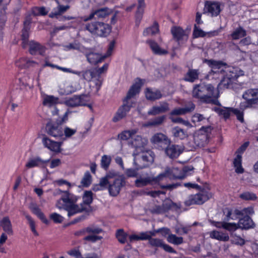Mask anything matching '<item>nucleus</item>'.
Wrapping results in <instances>:
<instances>
[{
  "label": "nucleus",
  "instance_id": "obj_50",
  "mask_svg": "<svg viewBox=\"0 0 258 258\" xmlns=\"http://www.w3.org/2000/svg\"><path fill=\"white\" fill-rule=\"evenodd\" d=\"M232 108H222L216 107L213 110L218 113L220 115H222L225 118H228L230 114V112H232Z\"/></svg>",
  "mask_w": 258,
  "mask_h": 258
},
{
  "label": "nucleus",
  "instance_id": "obj_14",
  "mask_svg": "<svg viewBox=\"0 0 258 258\" xmlns=\"http://www.w3.org/2000/svg\"><path fill=\"white\" fill-rule=\"evenodd\" d=\"M204 11L212 17L217 16L221 11V4L217 2H206Z\"/></svg>",
  "mask_w": 258,
  "mask_h": 258
},
{
  "label": "nucleus",
  "instance_id": "obj_51",
  "mask_svg": "<svg viewBox=\"0 0 258 258\" xmlns=\"http://www.w3.org/2000/svg\"><path fill=\"white\" fill-rule=\"evenodd\" d=\"M66 49L67 50H77L82 52L83 53L84 52L86 48L84 47L81 43L75 41L73 43H70L68 45L66 46Z\"/></svg>",
  "mask_w": 258,
  "mask_h": 258
},
{
  "label": "nucleus",
  "instance_id": "obj_10",
  "mask_svg": "<svg viewBox=\"0 0 258 258\" xmlns=\"http://www.w3.org/2000/svg\"><path fill=\"white\" fill-rule=\"evenodd\" d=\"M154 161V157L152 152L148 151L136 155L134 157V164L137 169H142L148 166Z\"/></svg>",
  "mask_w": 258,
  "mask_h": 258
},
{
  "label": "nucleus",
  "instance_id": "obj_33",
  "mask_svg": "<svg viewBox=\"0 0 258 258\" xmlns=\"http://www.w3.org/2000/svg\"><path fill=\"white\" fill-rule=\"evenodd\" d=\"M0 225L6 233L9 235H13L12 224L9 217H3L0 222Z\"/></svg>",
  "mask_w": 258,
  "mask_h": 258
},
{
  "label": "nucleus",
  "instance_id": "obj_3",
  "mask_svg": "<svg viewBox=\"0 0 258 258\" xmlns=\"http://www.w3.org/2000/svg\"><path fill=\"white\" fill-rule=\"evenodd\" d=\"M143 84L144 81L143 80L137 79L136 80L135 83L132 86L126 97L123 100V104L119 107L112 118L113 122H118L126 116L131 108L133 107L135 103L132 99L140 92Z\"/></svg>",
  "mask_w": 258,
  "mask_h": 258
},
{
  "label": "nucleus",
  "instance_id": "obj_49",
  "mask_svg": "<svg viewBox=\"0 0 258 258\" xmlns=\"http://www.w3.org/2000/svg\"><path fill=\"white\" fill-rule=\"evenodd\" d=\"M173 136L177 139H184L187 136L186 133L178 126H176L172 129Z\"/></svg>",
  "mask_w": 258,
  "mask_h": 258
},
{
  "label": "nucleus",
  "instance_id": "obj_58",
  "mask_svg": "<svg viewBox=\"0 0 258 258\" xmlns=\"http://www.w3.org/2000/svg\"><path fill=\"white\" fill-rule=\"evenodd\" d=\"M32 211L43 223L48 224L49 221L44 216V214L36 206L32 208Z\"/></svg>",
  "mask_w": 258,
  "mask_h": 258
},
{
  "label": "nucleus",
  "instance_id": "obj_63",
  "mask_svg": "<svg viewBox=\"0 0 258 258\" xmlns=\"http://www.w3.org/2000/svg\"><path fill=\"white\" fill-rule=\"evenodd\" d=\"M96 75L94 69L87 70L82 72L83 78L88 81H90Z\"/></svg>",
  "mask_w": 258,
  "mask_h": 258
},
{
  "label": "nucleus",
  "instance_id": "obj_13",
  "mask_svg": "<svg viewBox=\"0 0 258 258\" xmlns=\"http://www.w3.org/2000/svg\"><path fill=\"white\" fill-rule=\"evenodd\" d=\"M46 131L48 135L55 138L63 137V129L58 123H47L46 125Z\"/></svg>",
  "mask_w": 258,
  "mask_h": 258
},
{
  "label": "nucleus",
  "instance_id": "obj_44",
  "mask_svg": "<svg viewBox=\"0 0 258 258\" xmlns=\"http://www.w3.org/2000/svg\"><path fill=\"white\" fill-rule=\"evenodd\" d=\"M148 184H153L151 176L140 177L137 179L135 181V185L139 187L146 186Z\"/></svg>",
  "mask_w": 258,
  "mask_h": 258
},
{
  "label": "nucleus",
  "instance_id": "obj_21",
  "mask_svg": "<svg viewBox=\"0 0 258 258\" xmlns=\"http://www.w3.org/2000/svg\"><path fill=\"white\" fill-rule=\"evenodd\" d=\"M154 232L146 231L139 233V234H133L128 235V240L130 243L135 241L146 240L150 238L151 236H155Z\"/></svg>",
  "mask_w": 258,
  "mask_h": 258
},
{
  "label": "nucleus",
  "instance_id": "obj_52",
  "mask_svg": "<svg viewBox=\"0 0 258 258\" xmlns=\"http://www.w3.org/2000/svg\"><path fill=\"white\" fill-rule=\"evenodd\" d=\"M89 94H82L78 95L79 99V106H87L90 109H92V105L88 104L87 103L90 101V95H91L90 92Z\"/></svg>",
  "mask_w": 258,
  "mask_h": 258
},
{
  "label": "nucleus",
  "instance_id": "obj_22",
  "mask_svg": "<svg viewBox=\"0 0 258 258\" xmlns=\"http://www.w3.org/2000/svg\"><path fill=\"white\" fill-rule=\"evenodd\" d=\"M151 142L155 145L162 146V145H167L169 144L170 140L164 134L157 133L151 138Z\"/></svg>",
  "mask_w": 258,
  "mask_h": 258
},
{
  "label": "nucleus",
  "instance_id": "obj_35",
  "mask_svg": "<svg viewBox=\"0 0 258 258\" xmlns=\"http://www.w3.org/2000/svg\"><path fill=\"white\" fill-rule=\"evenodd\" d=\"M218 34V31H213L209 32H205L200 28H198L196 26H195L193 35L194 37L198 38L200 37H205L206 35H208L209 37L215 36L217 35Z\"/></svg>",
  "mask_w": 258,
  "mask_h": 258
},
{
  "label": "nucleus",
  "instance_id": "obj_20",
  "mask_svg": "<svg viewBox=\"0 0 258 258\" xmlns=\"http://www.w3.org/2000/svg\"><path fill=\"white\" fill-rule=\"evenodd\" d=\"M29 52L32 55L39 54L43 55L46 50L45 46L34 41H31L29 42Z\"/></svg>",
  "mask_w": 258,
  "mask_h": 258
},
{
  "label": "nucleus",
  "instance_id": "obj_15",
  "mask_svg": "<svg viewBox=\"0 0 258 258\" xmlns=\"http://www.w3.org/2000/svg\"><path fill=\"white\" fill-rule=\"evenodd\" d=\"M42 142L43 146L49 150L55 153L61 152L62 142L52 141L46 136L43 137Z\"/></svg>",
  "mask_w": 258,
  "mask_h": 258
},
{
  "label": "nucleus",
  "instance_id": "obj_19",
  "mask_svg": "<svg viewBox=\"0 0 258 258\" xmlns=\"http://www.w3.org/2000/svg\"><path fill=\"white\" fill-rule=\"evenodd\" d=\"M103 79L101 76L99 75H96L90 81V87L91 88V91L90 93L91 94H97L100 89L103 83Z\"/></svg>",
  "mask_w": 258,
  "mask_h": 258
},
{
  "label": "nucleus",
  "instance_id": "obj_11",
  "mask_svg": "<svg viewBox=\"0 0 258 258\" xmlns=\"http://www.w3.org/2000/svg\"><path fill=\"white\" fill-rule=\"evenodd\" d=\"M212 197V194L207 191L203 190L196 195H190L188 199L185 201L186 206H190L194 204L201 205L210 199Z\"/></svg>",
  "mask_w": 258,
  "mask_h": 258
},
{
  "label": "nucleus",
  "instance_id": "obj_24",
  "mask_svg": "<svg viewBox=\"0 0 258 258\" xmlns=\"http://www.w3.org/2000/svg\"><path fill=\"white\" fill-rule=\"evenodd\" d=\"M169 105L166 102H163L159 106H153L148 111V114L150 115H156L161 113H164L169 110Z\"/></svg>",
  "mask_w": 258,
  "mask_h": 258
},
{
  "label": "nucleus",
  "instance_id": "obj_2",
  "mask_svg": "<svg viewBox=\"0 0 258 258\" xmlns=\"http://www.w3.org/2000/svg\"><path fill=\"white\" fill-rule=\"evenodd\" d=\"M211 68L209 73V77L212 79L223 77L219 84L220 89H228L232 87L233 84L240 76L243 75V72L237 68L226 67L221 61L214 60L207 61Z\"/></svg>",
  "mask_w": 258,
  "mask_h": 258
},
{
  "label": "nucleus",
  "instance_id": "obj_9",
  "mask_svg": "<svg viewBox=\"0 0 258 258\" xmlns=\"http://www.w3.org/2000/svg\"><path fill=\"white\" fill-rule=\"evenodd\" d=\"M86 28L91 33L100 36H105L111 31V27L108 24L100 22L88 23L86 25Z\"/></svg>",
  "mask_w": 258,
  "mask_h": 258
},
{
  "label": "nucleus",
  "instance_id": "obj_36",
  "mask_svg": "<svg viewBox=\"0 0 258 258\" xmlns=\"http://www.w3.org/2000/svg\"><path fill=\"white\" fill-rule=\"evenodd\" d=\"M200 72L198 70L189 69L184 76V80L186 82H194L199 79Z\"/></svg>",
  "mask_w": 258,
  "mask_h": 258
},
{
  "label": "nucleus",
  "instance_id": "obj_53",
  "mask_svg": "<svg viewBox=\"0 0 258 258\" xmlns=\"http://www.w3.org/2000/svg\"><path fill=\"white\" fill-rule=\"evenodd\" d=\"M167 240L168 242L175 245H179L183 242V239L182 237H178L171 233L168 235Z\"/></svg>",
  "mask_w": 258,
  "mask_h": 258
},
{
  "label": "nucleus",
  "instance_id": "obj_18",
  "mask_svg": "<svg viewBox=\"0 0 258 258\" xmlns=\"http://www.w3.org/2000/svg\"><path fill=\"white\" fill-rule=\"evenodd\" d=\"M111 12V10L107 8L98 9L92 12L88 17H84L82 19L84 21L90 20L94 18L101 19L103 18L108 15Z\"/></svg>",
  "mask_w": 258,
  "mask_h": 258
},
{
  "label": "nucleus",
  "instance_id": "obj_32",
  "mask_svg": "<svg viewBox=\"0 0 258 258\" xmlns=\"http://www.w3.org/2000/svg\"><path fill=\"white\" fill-rule=\"evenodd\" d=\"M132 138L131 144L135 148L144 147L148 143V140L146 138H142L139 135L134 136Z\"/></svg>",
  "mask_w": 258,
  "mask_h": 258
},
{
  "label": "nucleus",
  "instance_id": "obj_5",
  "mask_svg": "<svg viewBox=\"0 0 258 258\" xmlns=\"http://www.w3.org/2000/svg\"><path fill=\"white\" fill-rule=\"evenodd\" d=\"M102 232V229L101 228L94 225H91L76 232L75 235L80 236L88 234V235L84 237V240L91 242H95L102 238V236L97 235Z\"/></svg>",
  "mask_w": 258,
  "mask_h": 258
},
{
  "label": "nucleus",
  "instance_id": "obj_31",
  "mask_svg": "<svg viewBox=\"0 0 258 258\" xmlns=\"http://www.w3.org/2000/svg\"><path fill=\"white\" fill-rule=\"evenodd\" d=\"M145 93L146 98L151 101L159 99L162 97L161 92L157 89L147 88Z\"/></svg>",
  "mask_w": 258,
  "mask_h": 258
},
{
  "label": "nucleus",
  "instance_id": "obj_45",
  "mask_svg": "<svg viewBox=\"0 0 258 258\" xmlns=\"http://www.w3.org/2000/svg\"><path fill=\"white\" fill-rule=\"evenodd\" d=\"M79 99L78 95H74L72 97L66 99L64 101V104L70 107L79 106Z\"/></svg>",
  "mask_w": 258,
  "mask_h": 258
},
{
  "label": "nucleus",
  "instance_id": "obj_47",
  "mask_svg": "<svg viewBox=\"0 0 258 258\" xmlns=\"http://www.w3.org/2000/svg\"><path fill=\"white\" fill-rule=\"evenodd\" d=\"M145 4L144 0H138V10L136 14V20L140 22L142 18V15L144 13Z\"/></svg>",
  "mask_w": 258,
  "mask_h": 258
},
{
  "label": "nucleus",
  "instance_id": "obj_60",
  "mask_svg": "<svg viewBox=\"0 0 258 258\" xmlns=\"http://www.w3.org/2000/svg\"><path fill=\"white\" fill-rule=\"evenodd\" d=\"M168 171L165 170L164 173L159 174L158 176L154 177L151 176L152 184H159V182L164 179L165 178L168 177Z\"/></svg>",
  "mask_w": 258,
  "mask_h": 258
},
{
  "label": "nucleus",
  "instance_id": "obj_37",
  "mask_svg": "<svg viewBox=\"0 0 258 258\" xmlns=\"http://www.w3.org/2000/svg\"><path fill=\"white\" fill-rule=\"evenodd\" d=\"M166 170L169 171L168 175L170 178L183 179L184 178V175L182 174V170H180L177 168H167Z\"/></svg>",
  "mask_w": 258,
  "mask_h": 258
},
{
  "label": "nucleus",
  "instance_id": "obj_48",
  "mask_svg": "<svg viewBox=\"0 0 258 258\" xmlns=\"http://www.w3.org/2000/svg\"><path fill=\"white\" fill-rule=\"evenodd\" d=\"M246 34V31L242 27H239L232 33L231 37L233 40H237L245 36Z\"/></svg>",
  "mask_w": 258,
  "mask_h": 258
},
{
  "label": "nucleus",
  "instance_id": "obj_56",
  "mask_svg": "<svg viewBox=\"0 0 258 258\" xmlns=\"http://www.w3.org/2000/svg\"><path fill=\"white\" fill-rule=\"evenodd\" d=\"M111 157L110 156L104 155L102 156L101 159V167L107 170L111 163Z\"/></svg>",
  "mask_w": 258,
  "mask_h": 258
},
{
  "label": "nucleus",
  "instance_id": "obj_23",
  "mask_svg": "<svg viewBox=\"0 0 258 258\" xmlns=\"http://www.w3.org/2000/svg\"><path fill=\"white\" fill-rule=\"evenodd\" d=\"M183 148L179 145H171L165 150V153L170 158H175L182 152Z\"/></svg>",
  "mask_w": 258,
  "mask_h": 258
},
{
  "label": "nucleus",
  "instance_id": "obj_40",
  "mask_svg": "<svg viewBox=\"0 0 258 258\" xmlns=\"http://www.w3.org/2000/svg\"><path fill=\"white\" fill-rule=\"evenodd\" d=\"M212 223L214 226L217 228L223 227L229 231L237 229L236 224L235 223L217 222L214 221L212 222Z\"/></svg>",
  "mask_w": 258,
  "mask_h": 258
},
{
  "label": "nucleus",
  "instance_id": "obj_6",
  "mask_svg": "<svg viewBox=\"0 0 258 258\" xmlns=\"http://www.w3.org/2000/svg\"><path fill=\"white\" fill-rule=\"evenodd\" d=\"M213 128L210 125L203 126L196 132L194 142L199 147H203L208 144Z\"/></svg>",
  "mask_w": 258,
  "mask_h": 258
},
{
  "label": "nucleus",
  "instance_id": "obj_64",
  "mask_svg": "<svg viewBox=\"0 0 258 258\" xmlns=\"http://www.w3.org/2000/svg\"><path fill=\"white\" fill-rule=\"evenodd\" d=\"M77 132L76 128H71L68 126H65L63 129V136L66 138H70Z\"/></svg>",
  "mask_w": 258,
  "mask_h": 258
},
{
  "label": "nucleus",
  "instance_id": "obj_4",
  "mask_svg": "<svg viewBox=\"0 0 258 258\" xmlns=\"http://www.w3.org/2000/svg\"><path fill=\"white\" fill-rule=\"evenodd\" d=\"M192 95L193 97L205 103L213 102L218 97L217 90L210 84H200L194 85Z\"/></svg>",
  "mask_w": 258,
  "mask_h": 258
},
{
  "label": "nucleus",
  "instance_id": "obj_12",
  "mask_svg": "<svg viewBox=\"0 0 258 258\" xmlns=\"http://www.w3.org/2000/svg\"><path fill=\"white\" fill-rule=\"evenodd\" d=\"M125 181L123 176L115 178L112 182H110L108 189L109 195L112 197L117 196L121 188L125 185Z\"/></svg>",
  "mask_w": 258,
  "mask_h": 258
},
{
  "label": "nucleus",
  "instance_id": "obj_1",
  "mask_svg": "<svg viewBox=\"0 0 258 258\" xmlns=\"http://www.w3.org/2000/svg\"><path fill=\"white\" fill-rule=\"evenodd\" d=\"M57 193L61 196L56 201L55 206L60 210H66L69 217L83 211H87L93 200V194L91 191H86L84 192L83 202L80 204L77 203L80 199V197L70 192L68 190L58 189Z\"/></svg>",
  "mask_w": 258,
  "mask_h": 258
},
{
  "label": "nucleus",
  "instance_id": "obj_41",
  "mask_svg": "<svg viewBox=\"0 0 258 258\" xmlns=\"http://www.w3.org/2000/svg\"><path fill=\"white\" fill-rule=\"evenodd\" d=\"M49 160H43L40 157H36L30 159L26 164L28 168H31L39 166L40 164H44L48 162Z\"/></svg>",
  "mask_w": 258,
  "mask_h": 258
},
{
  "label": "nucleus",
  "instance_id": "obj_27",
  "mask_svg": "<svg viewBox=\"0 0 258 258\" xmlns=\"http://www.w3.org/2000/svg\"><path fill=\"white\" fill-rule=\"evenodd\" d=\"M147 43L149 45L154 54L159 55H163L168 54V50L161 48L156 41L150 40L147 41Z\"/></svg>",
  "mask_w": 258,
  "mask_h": 258
},
{
  "label": "nucleus",
  "instance_id": "obj_59",
  "mask_svg": "<svg viewBox=\"0 0 258 258\" xmlns=\"http://www.w3.org/2000/svg\"><path fill=\"white\" fill-rule=\"evenodd\" d=\"M31 22L30 20H26L24 22V28L22 30V40L24 42H26L28 40V37H29V33L28 30L29 29V24H30Z\"/></svg>",
  "mask_w": 258,
  "mask_h": 258
},
{
  "label": "nucleus",
  "instance_id": "obj_39",
  "mask_svg": "<svg viewBox=\"0 0 258 258\" xmlns=\"http://www.w3.org/2000/svg\"><path fill=\"white\" fill-rule=\"evenodd\" d=\"M59 99L53 95H45L43 97V104L44 106L51 107L58 103Z\"/></svg>",
  "mask_w": 258,
  "mask_h": 258
},
{
  "label": "nucleus",
  "instance_id": "obj_57",
  "mask_svg": "<svg viewBox=\"0 0 258 258\" xmlns=\"http://www.w3.org/2000/svg\"><path fill=\"white\" fill-rule=\"evenodd\" d=\"M92 176L89 171L85 173L81 181V186L83 187H88L91 183Z\"/></svg>",
  "mask_w": 258,
  "mask_h": 258
},
{
  "label": "nucleus",
  "instance_id": "obj_42",
  "mask_svg": "<svg viewBox=\"0 0 258 258\" xmlns=\"http://www.w3.org/2000/svg\"><path fill=\"white\" fill-rule=\"evenodd\" d=\"M115 235L120 243L124 244L127 242L128 235L122 229H118L116 232Z\"/></svg>",
  "mask_w": 258,
  "mask_h": 258
},
{
  "label": "nucleus",
  "instance_id": "obj_54",
  "mask_svg": "<svg viewBox=\"0 0 258 258\" xmlns=\"http://www.w3.org/2000/svg\"><path fill=\"white\" fill-rule=\"evenodd\" d=\"M159 32V27L157 23L155 22L153 25L149 28H147L144 31V36L153 35Z\"/></svg>",
  "mask_w": 258,
  "mask_h": 258
},
{
  "label": "nucleus",
  "instance_id": "obj_28",
  "mask_svg": "<svg viewBox=\"0 0 258 258\" xmlns=\"http://www.w3.org/2000/svg\"><path fill=\"white\" fill-rule=\"evenodd\" d=\"M237 228L248 229L254 227V224L252 219L248 216H245L239 219L238 224H236Z\"/></svg>",
  "mask_w": 258,
  "mask_h": 258
},
{
  "label": "nucleus",
  "instance_id": "obj_55",
  "mask_svg": "<svg viewBox=\"0 0 258 258\" xmlns=\"http://www.w3.org/2000/svg\"><path fill=\"white\" fill-rule=\"evenodd\" d=\"M165 119V116L164 115L156 117L155 118L147 122L145 124V126H151L159 125L161 124L164 122Z\"/></svg>",
  "mask_w": 258,
  "mask_h": 258
},
{
  "label": "nucleus",
  "instance_id": "obj_7",
  "mask_svg": "<svg viewBox=\"0 0 258 258\" xmlns=\"http://www.w3.org/2000/svg\"><path fill=\"white\" fill-rule=\"evenodd\" d=\"M114 42L110 43L107 53L105 55L101 54L92 51L90 49L87 48L83 53L86 56L88 61L91 64H96L102 62L105 58L111 55L114 47Z\"/></svg>",
  "mask_w": 258,
  "mask_h": 258
},
{
  "label": "nucleus",
  "instance_id": "obj_46",
  "mask_svg": "<svg viewBox=\"0 0 258 258\" xmlns=\"http://www.w3.org/2000/svg\"><path fill=\"white\" fill-rule=\"evenodd\" d=\"M241 155L237 154L236 157L234 158L233 161V164L234 167L235 168V172L237 173H242L244 171L241 166Z\"/></svg>",
  "mask_w": 258,
  "mask_h": 258
},
{
  "label": "nucleus",
  "instance_id": "obj_62",
  "mask_svg": "<svg viewBox=\"0 0 258 258\" xmlns=\"http://www.w3.org/2000/svg\"><path fill=\"white\" fill-rule=\"evenodd\" d=\"M231 242L233 244L240 246L243 245L245 243V240L243 238L235 234L232 235Z\"/></svg>",
  "mask_w": 258,
  "mask_h": 258
},
{
  "label": "nucleus",
  "instance_id": "obj_8",
  "mask_svg": "<svg viewBox=\"0 0 258 258\" xmlns=\"http://www.w3.org/2000/svg\"><path fill=\"white\" fill-rule=\"evenodd\" d=\"M242 98L245 100L240 104L241 109L244 110L258 104V89H250L244 92Z\"/></svg>",
  "mask_w": 258,
  "mask_h": 258
},
{
  "label": "nucleus",
  "instance_id": "obj_30",
  "mask_svg": "<svg viewBox=\"0 0 258 258\" xmlns=\"http://www.w3.org/2000/svg\"><path fill=\"white\" fill-rule=\"evenodd\" d=\"M114 175L115 174L114 173L111 174L109 173L107 174L105 177L101 178L100 180L99 184L94 186V190L97 191L106 188L107 185H109L110 183L109 179L114 176Z\"/></svg>",
  "mask_w": 258,
  "mask_h": 258
},
{
  "label": "nucleus",
  "instance_id": "obj_29",
  "mask_svg": "<svg viewBox=\"0 0 258 258\" xmlns=\"http://www.w3.org/2000/svg\"><path fill=\"white\" fill-rule=\"evenodd\" d=\"M191 121L196 125H201L208 124L210 122L209 117L204 114L196 113L191 117Z\"/></svg>",
  "mask_w": 258,
  "mask_h": 258
},
{
  "label": "nucleus",
  "instance_id": "obj_16",
  "mask_svg": "<svg viewBox=\"0 0 258 258\" xmlns=\"http://www.w3.org/2000/svg\"><path fill=\"white\" fill-rule=\"evenodd\" d=\"M153 236H151L149 240V244L153 247H161L165 251L170 253H176V251L170 245L165 244L163 241L158 238H152Z\"/></svg>",
  "mask_w": 258,
  "mask_h": 258
},
{
  "label": "nucleus",
  "instance_id": "obj_43",
  "mask_svg": "<svg viewBox=\"0 0 258 258\" xmlns=\"http://www.w3.org/2000/svg\"><path fill=\"white\" fill-rule=\"evenodd\" d=\"M137 133V130L133 129L131 130H126L120 133L118 137L121 140H127L130 138H133L134 136Z\"/></svg>",
  "mask_w": 258,
  "mask_h": 258
},
{
  "label": "nucleus",
  "instance_id": "obj_38",
  "mask_svg": "<svg viewBox=\"0 0 258 258\" xmlns=\"http://www.w3.org/2000/svg\"><path fill=\"white\" fill-rule=\"evenodd\" d=\"M210 236L213 239L223 241H227L229 239L227 233H224L217 230H213L210 232Z\"/></svg>",
  "mask_w": 258,
  "mask_h": 258
},
{
  "label": "nucleus",
  "instance_id": "obj_26",
  "mask_svg": "<svg viewBox=\"0 0 258 258\" xmlns=\"http://www.w3.org/2000/svg\"><path fill=\"white\" fill-rule=\"evenodd\" d=\"M195 108V104L190 102L185 107L175 108L170 112V114L172 115H183L192 111Z\"/></svg>",
  "mask_w": 258,
  "mask_h": 258
},
{
  "label": "nucleus",
  "instance_id": "obj_34",
  "mask_svg": "<svg viewBox=\"0 0 258 258\" xmlns=\"http://www.w3.org/2000/svg\"><path fill=\"white\" fill-rule=\"evenodd\" d=\"M224 214L226 216L225 220H236L240 215H242V212L236 209L226 208L225 209Z\"/></svg>",
  "mask_w": 258,
  "mask_h": 258
},
{
  "label": "nucleus",
  "instance_id": "obj_61",
  "mask_svg": "<svg viewBox=\"0 0 258 258\" xmlns=\"http://www.w3.org/2000/svg\"><path fill=\"white\" fill-rule=\"evenodd\" d=\"M190 230V225L176 226L175 228V232L179 235L187 234Z\"/></svg>",
  "mask_w": 258,
  "mask_h": 258
},
{
  "label": "nucleus",
  "instance_id": "obj_25",
  "mask_svg": "<svg viewBox=\"0 0 258 258\" xmlns=\"http://www.w3.org/2000/svg\"><path fill=\"white\" fill-rule=\"evenodd\" d=\"M16 65L20 69H27L35 67L38 65V63L27 57H22L16 61Z\"/></svg>",
  "mask_w": 258,
  "mask_h": 258
},
{
  "label": "nucleus",
  "instance_id": "obj_17",
  "mask_svg": "<svg viewBox=\"0 0 258 258\" xmlns=\"http://www.w3.org/2000/svg\"><path fill=\"white\" fill-rule=\"evenodd\" d=\"M173 38L178 43L185 41L188 39V33L179 27H174L171 29Z\"/></svg>",
  "mask_w": 258,
  "mask_h": 258
}]
</instances>
